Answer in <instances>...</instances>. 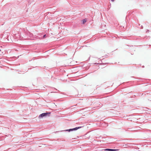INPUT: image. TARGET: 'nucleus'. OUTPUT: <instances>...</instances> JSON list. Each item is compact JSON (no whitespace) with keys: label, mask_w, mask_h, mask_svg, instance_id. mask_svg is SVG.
Returning <instances> with one entry per match:
<instances>
[{"label":"nucleus","mask_w":151,"mask_h":151,"mask_svg":"<svg viewBox=\"0 0 151 151\" xmlns=\"http://www.w3.org/2000/svg\"><path fill=\"white\" fill-rule=\"evenodd\" d=\"M50 112H47L46 113H44L40 114L39 116V118H42L44 117H46L47 116H49V115L50 114Z\"/></svg>","instance_id":"1"},{"label":"nucleus","mask_w":151,"mask_h":151,"mask_svg":"<svg viewBox=\"0 0 151 151\" xmlns=\"http://www.w3.org/2000/svg\"><path fill=\"white\" fill-rule=\"evenodd\" d=\"M106 151H116L118 150V149H106L105 150Z\"/></svg>","instance_id":"2"},{"label":"nucleus","mask_w":151,"mask_h":151,"mask_svg":"<svg viewBox=\"0 0 151 151\" xmlns=\"http://www.w3.org/2000/svg\"><path fill=\"white\" fill-rule=\"evenodd\" d=\"M28 35L29 36V37L31 38V39H33V35L30 32H29L27 33Z\"/></svg>","instance_id":"3"},{"label":"nucleus","mask_w":151,"mask_h":151,"mask_svg":"<svg viewBox=\"0 0 151 151\" xmlns=\"http://www.w3.org/2000/svg\"><path fill=\"white\" fill-rule=\"evenodd\" d=\"M73 131V129H66V130L61 131H60V132L68 131V132H70Z\"/></svg>","instance_id":"4"},{"label":"nucleus","mask_w":151,"mask_h":151,"mask_svg":"<svg viewBox=\"0 0 151 151\" xmlns=\"http://www.w3.org/2000/svg\"><path fill=\"white\" fill-rule=\"evenodd\" d=\"M82 127H76V128H74L73 129V130H76L77 129H80Z\"/></svg>","instance_id":"5"},{"label":"nucleus","mask_w":151,"mask_h":151,"mask_svg":"<svg viewBox=\"0 0 151 151\" xmlns=\"http://www.w3.org/2000/svg\"><path fill=\"white\" fill-rule=\"evenodd\" d=\"M86 21V19H84L82 20V23L84 24Z\"/></svg>","instance_id":"6"},{"label":"nucleus","mask_w":151,"mask_h":151,"mask_svg":"<svg viewBox=\"0 0 151 151\" xmlns=\"http://www.w3.org/2000/svg\"><path fill=\"white\" fill-rule=\"evenodd\" d=\"M45 36H46V35H44V36H43V38H45Z\"/></svg>","instance_id":"7"},{"label":"nucleus","mask_w":151,"mask_h":151,"mask_svg":"<svg viewBox=\"0 0 151 151\" xmlns=\"http://www.w3.org/2000/svg\"><path fill=\"white\" fill-rule=\"evenodd\" d=\"M111 0V1H114V0Z\"/></svg>","instance_id":"8"}]
</instances>
